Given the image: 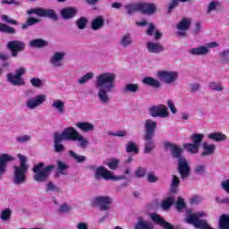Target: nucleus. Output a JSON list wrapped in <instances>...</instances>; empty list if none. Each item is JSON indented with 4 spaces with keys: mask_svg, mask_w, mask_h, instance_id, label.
Masks as SVG:
<instances>
[{
    "mask_svg": "<svg viewBox=\"0 0 229 229\" xmlns=\"http://www.w3.org/2000/svg\"><path fill=\"white\" fill-rule=\"evenodd\" d=\"M221 187L225 192L229 194V179L222 181Z\"/></svg>",
    "mask_w": 229,
    "mask_h": 229,
    "instance_id": "obj_58",
    "label": "nucleus"
},
{
    "mask_svg": "<svg viewBox=\"0 0 229 229\" xmlns=\"http://www.w3.org/2000/svg\"><path fill=\"white\" fill-rule=\"evenodd\" d=\"M26 73V68L24 67H20L18 70L15 71V75L22 78V76H24V74Z\"/></svg>",
    "mask_w": 229,
    "mask_h": 229,
    "instance_id": "obj_59",
    "label": "nucleus"
},
{
    "mask_svg": "<svg viewBox=\"0 0 229 229\" xmlns=\"http://www.w3.org/2000/svg\"><path fill=\"white\" fill-rule=\"evenodd\" d=\"M139 12L143 15H154L158 10L153 3L139 2Z\"/></svg>",
    "mask_w": 229,
    "mask_h": 229,
    "instance_id": "obj_11",
    "label": "nucleus"
},
{
    "mask_svg": "<svg viewBox=\"0 0 229 229\" xmlns=\"http://www.w3.org/2000/svg\"><path fill=\"white\" fill-rule=\"evenodd\" d=\"M124 9L126 10L128 15H133V13L139 12V2L127 4L124 5Z\"/></svg>",
    "mask_w": 229,
    "mask_h": 229,
    "instance_id": "obj_29",
    "label": "nucleus"
},
{
    "mask_svg": "<svg viewBox=\"0 0 229 229\" xmlns=\"http://www.w3.org/2000/svg\"><path fill=\"white\" fill-rule=\"evenodd\" d=\"M203 139H205V135H203V133H194L191 135V140L193 144L199 146V148L201 146Z\"/></svg>",
    "mask_w": 229,
    "mask_h": 229,
    "instance_id": "obj_32",
    "label": "nucleus"
},
{
    "mask_svg": "<svg viewBox=\"0 0 229 229\" xmlns=\"http://www.w3.org/2000/svg\"><path fill=\"white\" fill-rule=\"evenodd\" d=\"M63 140L80 142V147L83 149H85L89 145V140L80 134L74 127H67L62 131V133H54V148L55 153H62L65 151V147L62 144Z\"/></svg>",
    "mask_w": 229,
    "mask_h": 229,
    "instance_id": "obj_1",
    "label": "nucleus"
},
{
    "mask_svg": "<svg viewBox=\"0 0 229 229\" xmlns=\"http://www.w3.org/2000/svg\"><path fill=\"white\" fill-rule=\"evenodd\" d=\"M229 227V216L228 215H222L219 220V228L220 229H226Z\"/></svg>",
    "mask_w": 229,
    "mask_h": 229,
    "instance_id": "obj_38",
    "label": "nucleus"
},
{
    "mask_svg": "<svg viewBox=\"0 0 229 229\" xmlns=\"http://www.w3.org/2000/svg\"><path fill=\"white\" fill-rule=\"evenodd\" d=\"M106 165L112 171H115V169H117V167H119V159L112 158L109 160V162L106 164Z\"/></svg>",
    "mask_w": 229,
    "mask_h": 229,
    "instance_id": "obj_44",
    "label": "nucleus"
},
{
    "mask_svg": "<svg viewBox=\"0 0 229 229\" xmlns=\"http://www.w3.org/2000/svg\"><path fill=\"white\" fill-rule=\"evenodd\" d=\"M64 58V54L60 52H56L51 59V64L54 67H61L62 63L60 60Z\"/></svg>",
    "mask_w": 229,
    "mask_h": 229,
    "instance_id": "obj_30",
    "label": "nucleus"
},
{
    "mask_svg": "<svg viewBox=\"0 0 229 229\" xmlns=\"http://www.w3.org/2000/svg\"><path fill=\"white\" fill-rule=\"evenodd\" d=\"M49 191H54L55 192H60V189L54 185L53 182H48L47 185V192H49Z\"/></svg>",
    "mask_w": 229,
    "mask_h": 229,
    "instance_id": "obj_55",
    "label": "nucleus"
},
{
    "mask_svg": "<svg viewBox=\"0 0 229 229\" xmlns=\"http://www.w3.org/2000/svg\"><path fill=\"white\" fill-rule=\"evenodd\" d=\"M30 83L32 85V87H40L42 85V81L38 78H32L30 79Z\"/></svg>",
    "mask_w": 229,
    "mask_h": 229,
    "instance_id": "obj_56",
    "label": "nucleus"
},
{
    "mask_svg": "<svg viewBox=\"0 0 229 229\" xmlns=\"http://www.w3.org/2000/svg\"><path fill=\"white\" fill-rule=\"evenodd\" d=\"M44 101H46V95H38L34 98H30L27 101V106L30 109L37 108V106L42 105Z\"/></svg>",
    "mask_w": 229,
    "mask_h": 229,
    "instance_id": "obj_16",
    "label": "nucleus"
},
{
    "mask_svg": "<svg viewBox=\"0 0 229 229\" xmlns=\"http://www.w3.org/2000/svg\"><path fill=\"white\" fill-rule=\"evenodd\" d=\"M105 26V19L103 16H98L92 20L91 21V30L93 31H98V30H101Z\"/></svg>",
    "mask_w": 229,
    "mask_h": 229,
    "instance_id": "obj_21",
    "label": "nucleus"
},
{
    "mask_svg": "<svg viewBox=\"0 0 229 229\" xmlns=\"http://www.w3.org/2000/svg\"><path fill=\"white\" fill-rule=\"evenodd\" d=\"M174 204V199L173 197H168L165 200H163L161 207L163 210H169L171 207Z\"/></svg>",
    "mask_w": 229,
    "mask_h": 229,
    "instance_id": "obj_39",
    "label": "nucleus"
},
{
    "mask_svg": "<svg viewBox=\"0 0 229 229\" xmlns=\"http://www.w3.org/2000/svg\"><path fill=\"white\" fill-rule=\"evenodd\" d=\"M165 149H170L173 158L178 160V173L182 180L191 176V166L187 159L182 156L183 149L174 143L165 141L164 143Z\"/></svg>",
    "mask_w": 229,
    "mask_h": 229,
    "instance_id": "obj_3",
    "label": "nucleus"
},
{
    "mask_svg": "<svg viewBox=\"0 0 229 229\" xmlns=\"http://www.w3.org/2000/svg\"><path fill=\"white\" fill-rule=\"evenodd\" d=\"M52 107L55 108V110H56L61 115H63V114H65V103L61 99L55 100L52 103Z\"/></svg>",
    "mask_w": 229,
    "mask_h": 229,
    "instance_id": "obj_24",
    "label": "nucleus"
},
{
    "mask_svg": "<svg viewBox=\"0 0 229 229\" xmlns=\"http://www.w3.org/2000/svg\"><path fill=\"white\" fill-rule=\"evenodd\" d=\"M11 217H12V209L5 208L2 210V213L0 215V219H2V221H8L9 219H11Z\"/></svg>",
    "mask_w": 229,
    "mask_h": 229,
    "instance_id": "obj_42",
    "label": "nucleus"
},
{
    "mask_svg": "<svg viewBox=\"0 0 229 229\" xmlns=\"http://www.w3.org/2000/svg\"><path fill=\"white\" fill-rule=\"evenodd\" d=\"M207 53H208V48L207 47H203V46L195 47V48H191L190 50V54L194 55L196 56H201L203 55H207Z\"/></svg>",
    "mask_w": 229,
    "mask_h": 229,
    "instance_id": "obj_27",
    "label": "nucleus"
},
{
    "mask_svg": "<svg viewBox=\"0 0 229 229\" xmlns=\"http://www.w3.org/2000/svg\"><path fill=\"white\" fill-rule=\"evenodd\" d=\"M7 49L11 51L13 58H17L19 53H22L26 49V43L21 40H12L7 43Z\"/></svg>",
    "mask_w": 229,
    "mask_h": 229,
    "instance_id": "obj_8",
    "label": "nucleus"
},
{
    "mask_svg": "<svg viewBox=\"0 0 229 229\" xmlns=\"http://www.w3.org/2000/svg\"><path fill=\"white\" fill-rule=\"evenodd\" d=\"M0 32L6 33L7 35H15V28L10 27L5 23H0Z\"/></svg>",
    "mask_w": 229,
    "mask_h": 229,
    "instance_id": "obj_34",
    "label": "nucleus"
},
{
    "mask_svg": "<svg viewBox=\"0 0 229 229\" xmlns=\"http://www.w3.org/2000/svg\"><path fill=\"white\" fill-rule=\"evenodd\" d=\"M142 83L144 85H148V87H153L154 89H160L162 84L158 81V80L153 77H145L142 80Z\"/></svg>",
    "mask_w": 229,
    "mask_h": 229,
    "instance_id": "obj_22",
    "label": "nucleus"
},
{
    "mask_svg": "<svg viewBox=\"0 0 229 229\" xmlns=\"http://www.w3.org/2000/svg\"><path fill=\"white\" fill-rule=\"evenodd\" d=\"M202 148L203 152L201 153V157H210V155H214L216 151V145L214 144L204 142Z\"/></svg>",
    "mask_w": 229,
    "mask_h": 229,
    "instance_id": "obj_19",
    "label": "nucleus"
},
{
    "mask_svg": "<svg viewBox=\"0 0 229 229\" xmlns=\"http://www.w3.org/2000/svg\"><path fill=\"white\" fill-rule=\"evenodd\" d=\"M180 183H182V182L180 181V178H178V176L176 175H173V180L171 184L172 191L178 189V186L180 185Z\"/></svg>",
    "mask_w": 229,
    "mask_h": 229,
    "instance_id": "obj_50",
    "label": "nucleus"
},
{
    "mask_svg": "<svg viewBox=\"0 0 229 229\" xmlns=\"http://www.w3.org/2000/svg\"><path fill=\"white\" fill-rule=\"evenodd\" d=\"M150 117H169V112L165 105L152 106L148 108Z\"/></svg>",
    "mask_w": 229,
    "mask_h": 229,
    "instance_id": "obj_10",
    "label": "nucleus"
},
{
    "mask_svg": "<svg viewBox=\"0 0 229 229\" xmlns=\"http://www.w3.org/2000/svg\"><path fill=\"white\" fill-rule=\"evenodd\" d=\"M148 182H149V183H157V182H158V177L155 175V173L153 172L148 173Z\"/></svg>",
    "mask_w": 229,
    "mask_h": 229,
    "instance_id": "obj_53",
    "label": "nucleus"
},
{
    "mask_svg": "<svg viewBox=\"0 0 229 229\" xmlns=\"http://www.w3.org/2000/svg\"><path fill=\"white\" fill-rule=\"evenodd\" d=\"M92 78H94V73L88 72L79 80V83L83 85V83H87V81H89V80H92Z\"/></svg>",
    "mask_w": 229,
    "mask_h": 229,
    "instance_id": "obj_48",
    "label": "nucleus"
},
{
    "mask_svg": "<svg viewBox=\"0 0 229 229\" xmlns=\"http://www.w3.org/2000/svg\"><path fill=\"white\" fill-rule=\"evenodd\" d=\"M157 76L161 78L165 83H173L178 80V73H176V72L162 71L157 72Z\"/></svg>",
    "mask_w": 229,
    "mask_h": 229,
    "instance_id": "obj_13",
    "label": "nucleus"
},
{
    "mask_svg": "<svg viewBox=\"0 0 229 229\" xmlns=\"http://www.w3.org/2000/svg\"><path fill=\"white\" fill-rule=\"evenodd\" d=\"M95 85L98 89V96L101 103H108V92H112V89L115 87V73L104 72L98 75Z\"/></svg>",
    "mask_w": 229,
    "mask_h": 229,
    "instance_id": "obj_2",
    "label": "nucleus"
},
{
    "mask_svg": "<svg viewBox=\"0 0 229 229\" xmlns=\"http://www.w3.org/2000/svg\"><path fill=\"white\" fill-rule=\"evenodd\" d=\"M208 87L211 90H216L217 92H221L223 90V85L221 82H209Z\"/></svg>",
    "mask_w": 229,
    "mask_h": 229,
    "instance_id": "obj_45",
    "label": "nucleus"
},
{
    "mask_svg": "<svg viewBox=\"0 0 229 229\" xmlns=\"http://www.w3.org/2000/svg\"><path fill=\"white\" fill-rule=\"evenodd\" d=\"M67 169H69V165H67V164L61 160L57 161V171L60 174H63V176H67V174H69Z\"/></svg>",
    "mask_w": 229,
    "mask_h": 229,
    "instance_id": "obj_31",
    "label": "nucleus"
},
{
    "mask_svg": "<svg viewBox=\"0 0 229 229\" xmlns=\"http://www.w3.org/2000/svg\"><path fill=\"white\" fill-rule=\"evenodd\" d=\"M158 124L157 122L148 119L145 121V134H144V140H145V148L144 153H151L153 149H155V141L153 140V137H155V131H157Z\"/></svg>",
    "mask_w": 229,
    "mask_h": 229,
    "instance_id": "obj_4",
    "label": "nucleus"
},
{
    "mask_svg": "<svg viewBox=\"0 0 229 229\" xmlns=\"http://www.w3.org/2000/svg\"><path fill=\"white\" fill-rule=\"evenodd\" d=\"M175 207H176L177 210L180 211V210H183V208H185V207H187V205L185 204V201L183 200V199L182 197H178Z\"/></svg>",
    "mask_w": 229,
    "mask_h": 229,
    "instance_id": "obj_49",
    "label": "nucleus"
},
{
    "mask_svg": "<svg viewBox=\"0 0 229 229\" xmlns=\"http://www.w3.org/2000/svg\"><path fill=\"white\" fill-rule=\"evenodd\" d=\"M132 42L131 36H130V34H125L123 36L120 44L123 47H128V46H131Z\"/></svg>",
    "mask_w": 229,
    "mask_h": 229,
    "instance_id": "obj_40",
    "label": "nucleus"
},
{
    "mask_svg": "<svg viewBox=\"0 0 229 229\" xmlns=\"http://www.w3.org/2000/svg\"><path fill=\"white\" fill-rule=\"evenodd\" d=\"M191 21L187 18H182V21L177 24V30L179 31H187L191 28Z\"/></svg>",
    "mask_w": 229,
    "mask_h": 229,
    "instance_id": "obj_25",
    "label": "nucleus"
},
{
    "mask_svg": "<svg viewBox=\"0 0 229 229\" xmlns=\"http://www.w3.org/2000/svg\"><path fill=\"white\" fill-rule=\"evenodd\" d=\"M76 13H78V11L72 7L64 8L61 12L63 19L66 20L72 19V17L76 16Z\"/></svg>",
    "mask_w": 229,
    "mask_h": 229,
    "instance_id": "obj_23",
    "label": "nucleus"
},
{
    "mask_svg": "<svg viewBox=\"0 0 229 229\" xmlns=\"http://www.w3.org/2000/svg\"><path fill=\"white\" fill-rule=\"evenodd\" d=\"M219 56H221V58H223V62H225V64H229V50L228 49L221 52L219 54Z\"/></svg>",
    "mask_w": 229,
    "mask_h": 229,
    "instance_id": "obj_51",
    "label": "nucleus"
},
{
    "mask_svg": "<svg viewBox=\"0 0 229 229\" xmlns=\"http://www.w3.org/2000/svg\"><path fill=\"white\" fill-rule=\"evenodd\" d=\"M182 147L184 149H187L189 153H192L193 155H196V153L199 151V147L195 143H183Z\"/></svg>",
    "mask_w": 229,
    "mask_h": 229,
    "instance_id": "obj_33",
    "label": "nucleus"
},
{
    "mask_svg": "<svg viewBox=\"0 0 229 229\" xmlns=\"http://www.w3.org/2000/svg\"><path fill=\"white\" fill-rule=\"evenodd\" d=\"M219 6H221V3L217 2V1L210 2L208 5L207 13H210L211 12H214V10H216V8H217Z\"/></svg>",
    "mask_w": 229,
    "mask_h": 229,
    "instance_id": "obj_46",
    "label": "nucleus"
},
{
    "mask_svg": "<svg viewBox=\"0 0 229 229\" xmlns=\"http://www.w3.org/2000/svg\"><path fill=\"white\" fill-rule=\"evenodd\" d=\"M109 135L113 137H126V131H118L116 132H110Z\"/></svg>",
    "mask_w": 229,
    "mask_h": 229,
    "instance_id": "obj_60",
    "label": "nucleus"
},
{
    "mask_svg": "<svg viewBox=\"0 0 229 229\" xmlns=\"http://www.w3.org/2000/svg\"><path fill=\"white\" fill-rule=\"evenodd\" d=\"M27 13L29 15H32V13H35L38 15V17H43V18H48L52 21H58V15L53 9H44L42 7H36L34 9H30L27 11Z\"/></svg>",
    "mask_w": 229,
    "mask_h": 229,
    "instance_id": "obj_7",
    "label": "nucleus"
},
{
    "mask_svg": "<svg viewBox=\"0 0 229 229\" xmlns=\"http://www.w3.org/2000/svg\"><path fill=\"white\" fill-rule=\"evenodd\" d=\"M195 173L197 174H205V165H198L195 168Z\"/></svg>",
    "mask_w": 229,
    "mask_h": 229,
    "instance_id": "obj_63",
    "label": "nucleus"
},
{
    "mask_svg": "<svg viewBox=\"0 0 229 229\" xmlns=\"http://www.w3.org/2000/svg\"><path fill=\"white\" fill-rule=\"evenodd\" d=\"M69 155L78 164H83V162H85L87 160V157H85V156H78V154H76V152H74L72 150L69 151Z\"/></svg>",
    "mask_w": 229,
    "mask_h": 229,
    "instance_id": "obj_37",
    "label": "nucleus"
},
{
    "mask_svg": "<svg viewBox=\"0 0 229 229\" xmlns=\"http://www.w3.org/2000/svg\"><path fill=\"white\" fill-rule=\"evenodd\" d=\"M30 47H36L37 49H42V47H46L47 46V41L42 38L33 39L30 42Z\"/></svg>",
    "mask_w": 229,
    "mask_h": 229,
    "instance_id": "obj_26",
    "label": "nucleus"
},
{
    "mask_svg": "<svg viewBox=\"0 0 229 229\" xmlns=\"http://www.w3.org/2000/svg\"><path fill=\"white\" fill-rule=\"evenodd\" d=\"M151 220L156 223V225H159V226H162L164 229H174L173 225H171L169 222L165 221L160 215L157 213H152L150 215Z\"/></svg>",
    "mask_w": 229,
    "mask_h": 229,
    "instance_id": "obj_15",
    "label": "nucleus"
},
{
    "mask_svg": "<svg viewBox=\"0 0 229 229\" xmlns=\"http://www.w3.org/2000/svg\"><path fill=\"white\" fill-rule=\"evenodd\" d=\"M153 33H155V24L150 23L148 29L147 30V35L148 37H152Z\"/></svg>",
    "mask_w": 229,
    "mask_h": 229,
    "instance_id": "obj_64",
    "label": "nucleus"
},
{
    "mask_svg": "<svg viewBox=\"0 0 229 229\" xmlns=\"http://www.w3.org/2000/svg\"><path fill=\"white\" fill-rule=\"evenodd\" d=\"M1 19L2 21H4V22H6L7 24H12L13 26H17V24H19L16 20L10 18L6 14L2 15Z\"/></svg>",
    "mask_w": 229,
    "mask_h": 229,
    "instance_id": "obj_47",
    "label": "nucleus"
},
{
    "mask_svg": "<svg viewBox=\"0 0 229 229\" xmlns=\"http://www.w3.org/2000/svg\"><path fill=\"white\" fill-rule=\"evenodd\" d=\"M13 160V157L7 153L0 155V178L6 173L8 164Z\"/></svg>",
    "mask_w": 229,
    "mask_h": 229,
    "instance_id": "obj_12",
    "label": "nucleus"
},
{
    "mask_svg": "<svg viewBox=\"0 0 229 229\" xmlns=\"http://www.w3.org/2000/svg\"><path fill=\"white\" fill-rule=\"evenodd\" d=\"M95 178L96 180H99L100 178L104 180H114V176L105 166H98L95 171Z\"/></svg>",
    "mask_w": 229,
    "mask_h": 229,
    "instance_id": "obj_14",
    "label": "nucleus"
},
{
    "mask_svg": "<svg viewBox=\"0 0 229 229\" xmlns=\"http://www.w3.org/2000/svg\"><path fill=\"white\" fill-rule=\"evenodd\" d=\"M147 49L148 53H155L156 55L164 53V51H165V48H164V46H162L160 43H155V42H148Z\"/></svg>",
    "mask_w": 229,
    "mask_h": 229,
    "instance_id": "obj_17",
    "label": "nucleus"
},
{
    "mask_svg": "<svg viewBox=\"0 0 229 229\" xmlns=\"http://www.w3.org/2000/svg\"><path fill=\"white\" fill-rule=\"evenodd\" d=\"M7 81L15 87H21L24 85V79L18 77L16 74L8 73L7 74Z\"/></svg>",
    "mask_w": 229,
    "mask_h": 229,
    "instance_id": "obj_18",
    "label": "nucleus"
},
{
    "mask_svg": "<svg viewBox=\"0 0 229 229\" xmlns=\"http://www.w3.org/2000/svg\"><path fill=\"white\" fill-rule=\"evenodd\" d=\"M17 142L22 143V142H28L31 140V136L30 135H23V136H19L16 138Z\"/></svg>",
    "mask_w": 229,
    "mask_h": 229,
    "instance_id": "obj_54",
    "label": "nucleus"
},
{
    "mask_svg": "<svg viewBox=\"0 0 229 229\" xmlns=\"http://www.w3.org/2000/svg\"><path fill=\"white\" fill-rule=\"evenodd\" d=\"M20 159V165H14L13 169V183L15 185H22L26 182V174H28V164H26V157L22 154H18Z\"/></svg>",
    "mask_w": 229,
    "mask_h": 229,
    "instance_id": "obj_5",
    "label": "nucleus"
},
{
    "mask_svg": "<svg viewBox=\"0 0 229 229\" xmlns=\"http://www.w3.org/2000/svg\"><path fill=\"white\" fill-rule=\"evenodd\" d=\"M38 22H40V20L33 17L27 20L28 26H33V24H38Z\"/></svg>",
    "mask_w": 229,
    "mask_h": 229,
    "instance_id": "obj_61",
    "label": "nucleus"
},
{
    "mask_svg": "<svg viewBox=\"0 0 229 229\" xmlns=\"http://www.w3.org/2000/svg\"><path fill=\"white\" fill-rule=\"evenodd\" d=\"M59 212L61 214H65L67 212H71V207H69V205L67 204H63L60 208H59Z\"/></svg>",
    "mask_w": 229,
    "mask_h": 229,
    "instance_id": "obj_57",
    "label": "nucleus"
},
{
    "mask_svg": "<svg viewBox=\"0 0 229 229\" xmlns=\"http://www.w3.org/2000/svg\"><path fill=\"white\" fill-rule=\"evenodd\" d=\"M135 229H153V225L148 222H144V220L140 218L139 223L136 224Z\"/></svg>",
    "mask_w": 229,
    "mask_h": 229,
    "instance_id": "obj_41",
    "label": "nucleus"
},
{
    "mask_svg": "<svg viewBox=\"0 0 229 229\" xmlns=\"http://www.w3.org/2000/svg\"><path fill=\"white\" fill-rule=\"evenodd\" d=\"M76 126L83 131L84 133H89V131H94V123L89 122H80L76 123Z\"/></svg>",
    "mask_w": 229,
    "mask_h": 229,
    "instance_id": "obj_20",
    "label": "nucleus"
},
{
    "mask_svg": "<svg viewBox=\"0 0 229 229\" xmlns=\"http://www.w3.org/2000/svg\"><path fill=\"white\" fill-rule=\"evenodd\" d=\"M168 108H170L172 114H176L177 110L176 107L174 106V103H173L172 99H169L167 101Z\"/></svg>",
    "mask_w": 229,
    "mask_h": 229,
    "instance_id": "obj_62",
    "label": "nucleus"
},
{
    "mask_svg": "<svg viewBox=\"0 0 229 229\" xmlns=\"http://www.w3.org/2000/svg\"><path fill=\"white\" fill-rule=\"evenodd\" d=\"M135 175L137 178H144V176H146V168L138 167L135 172Z\"/></svg>",
    "mask_w": 229,
    "mask_h": 229,
    "instance_id": "obj_52",
    "label": "nucleus"
},
{
    "mask_svg": "<svg viewBox=\"0 0 229 229\" xmlns=\"http://www.w3.org/2000/svg\"><path fill=\"white\" fill-rule=\"evenodd\" d=\"M56 166L55 165H47L44 168V163H38L34 165L32 171L34 173L33 178L38 183H42L44 182H47V178L51 176V171L55 169ZM44 168V169H43Z\"/></svg>",
    "mask_w": 229,
    "mask_h": 229,
    "instance_id": "obj_6",
    "label": "nucleus"
},
{
    "mask_svg": "<svg viewBox=\"0 0 229 229\" xmlns=\"http://www.w3.org/2000/svg\"><path fill=\"white\" fill-rule=\"evenodd\" d=\"M87 18L82 16L76 21V25L79 28V30H85V28H87Z\"/></svg>",
    "mask_w": 229,
    "mask_h": 229,
    "instance_id": "obj_43",
    "label": "nucleus"
},
{
    "mask_svg": "<svg viewBox=\"0 0 229 229\" xmlns=\"http://www.w3.org/2000/svg\"><path fill=\"white\" fill-rule=\"evenodd\" d=\"M126 153H135V155L139 154V147L135 145V142L133 141H129L126 144V148H125Z\"/></svg>",
    "mask_w": 229,
    "mask_h": 229,
    "instance_id": "obj_36",
    "label": "nucleus"
},
{
    "mask_svg": "<svg viewBox=\"0 0 229 229\" xmlns=\"http://www.w3.org/2000/svg\"><path fill=\"white\" fill-rule=\"evenodd\" d=\"M110 205H112V198L108 196L97 197L91 202V207H99L102 211L110 210Z\"/></svg>",
    "mask_w": 229,
    "mask_h": 229,
    "instance_id": "obj_9",
    "label": "nucleus"
},
{
    "mask_svg": "<svg viewBox=\"0 0 229 229\" xmlns=\"http://www.w3.org/2000/svg\"><path fill=\"white\" fill-rule=\"evenodd\" d=\"M208 137L215 142H223V140H226V135L222 132H212L209 133Z\"/></svg>",
    "mask_w": 229,
    "mask_h": 229,
    "instance_id": "obj_28",
    "label": "nucleus"
},
{
    "mask_svg": "<svg viewBox=\"0 0 229 229\" xmlns=\"http://www.w3.org/2000/svg\"><path fill=\"white\" fill-rule=\"evenodd\" d=\"M139 84L128 83L123 89V92H131V94H136L139 92Z\"/></svg>",
    "mask_w": 229,
    "mask_h": 229,
    "instance_id": "obj_35",
    "label": "nucleus"
}]
</instances>
